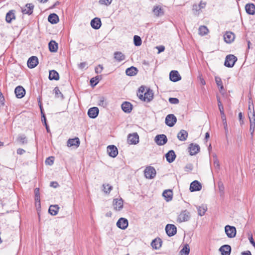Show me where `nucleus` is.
I'll return each mask as SVG.
<instances>
[{
	"mask_svg": "<svg viewBox=\"0 0 255 255\" xmlns=\"http://www.w3.org/2000/svg\"><path fill=\"white\" fill-rule=\"evenodd\" d=\"M190 218V214L189 211L185 210L181 212L177 218V222L182 223L188 221Z\"/></svg>",
	"mask_w": 255,
	"mask_h": 255,
	"instance_id": "nucleus-1",
	"label": "nucleus"
},
{
	"mask_svg": "<svg viewBox=\"0 0 255 255\" xmlns=\"http://www.w3.org/2000/svg\"><path fill=\"white\" fill-rule=\"evenodd\" d=\"M237 61V58L235 56L230 54L226 56L224 65L227 67H233Z\"/></svg>",
	"mask_w": 255,
	"mask_h": 255,
	"instance_id": "nucleus-2",
	"label": "nucleus"
},
{
	"mask_svg": "<svg viewBox=\"0 0 255 255\" xmlns=\"http://www.w3.org/2000/svg\"><path fill=\"white\" fill-rule=\"evenodd\" d=\"M155 169L151 166L147 167L144 170L145 177L147 179H153L156 175Z\"/></svg>",
	"mask_w": 255,
	"mask_h": 255,
	"instance_id": "nucleus-3",
	"label": "nucleus"
},
{
	"mask_svg": "<svg viewBox=\"0 0 255 255\" xmlns=\"http://www.w3.org/2000/svg\"><path fill=\"white\" fill-rule=\"evenodd\" d=\"M153 97V93L152 91L150 89H146V92L142 95V97H140L139 99L144 102H149L152 100Z\"/></svg>",
	"mask_w": 255,
	"mask_h": 255,
	"instance_id": "nucleus-4",
	"label": "nucleus"
},
{
	"mask_svg": "<svg viewBox=\"0 0 255 255\" xmlns=\"http://www.w3.org/2000/svg\"><path fill=\"white\" fill-rule=\"evenodd\" d=\"M225 233L230 238H232L235 237L236 235V229L234 226L227 225L225 227Z\"/></svg>",
	"mask_w": 255,
	"mask_h": 255,
	"instance_id": "nucleus-5",
	"label": "nucleus"
},
{
	"mask_svg": "<svg viewBox=\"0 0 255 255\" xmlns=\"http://www.w3.org/2000/svg\"><path fill=\"white\" fill-rule=\"evenodd\" d=\"M177 122V118L173 114H169L165 118V124L170 127L174 126Z\"/></svg>",
	"mask_w": 255,
	"mask_h": 255,
	"instance_id": "nucleus-6",
	"label": "nucleus"
},
{
	"mask_svg": "<svg viewBox=\"0 0 255 255\" xmlns=\"http://www.w3.org/2000/svg\"><path fill=\"white\" fill-rule=\"evenodd\" d=\"M154 141L157 145H163L167 142V138L165 134H158L155 137Z\"/></svg>",
	"mask_w": 255,
	"mask_h": 255,
	"instance_id": "nucleus-7",
	"label": "nucleus"
},
{
	"mask_svg": "<svg viewBox=\"0 0 255 255\" xmlns=\"http://www.w3.org/2000/svg\"><path fill=\"white\" fill-rule=\"evenodd\" d=\"M165 231L169 237L174 236L177 232L176 226L173 224H167L165 227Z\"/></svg>",
	"mask_w": 255,
	"mask_h": 255,
	"instance_id": "nucleus-8",
	"label": "nucleus"
},
{
	"mask_svg": "<svg viewBox=\"0 0 255 255\" xmlns=\"http://www.w3.org/2000/svg\"><path fill=\"white\" fill-rule=\"evenodd\" d=\"M128 142L130 144H136L139 142V136L136 132L129 134L128 137Z\"/></svg>",
	"mask_w": 255,
	"mask_h": 255,
	"instance_id": "nucleus-9",
	"label": "nucleus"
},
{
	"mask_svg": "<svg viewBox=\"0 0 255 255\" xmlns=\"http://www.w3.org/2000/svg\"><path fill=\"white\" fill-rule=\"evenodd\" d=\"M128 225V220L124 218H121L117 222V227L122 230H125L127 228Z\"/></svg>",
	"mask_w": 255,
	"mask_h": 255,
	"instance_id": "nucleus-10",
	"label": "nucleus"
},
{
	"mask_svg": "<svg viewBox=\"0 0 255 255\" xmlns=\"http://www.w3.org/2000/svg\"><path fill=\"white\" fill-rule=\"evenodd\" d=\"M114 208L116 211H120L123 208V201L122 198L115 199L113 202Z\"/></svg>",
	"mask_w": 255,
	"mask_h": 255,
	"instance_id": "nucleus-11",
	"label": "nucleus"
},
{
	"mask_svg": "<svg viewBox=\"0 0 255 255\" xmlns=\"http://www.w3.org/2000/svg\"><path fill=\"white\" fill-rule=\"evenodd\" d=\"M152 12L154 13V15L157 17L161 16L164 14L163 8L159 5H154L153 6Z\"/></svg>",
	"mask_w": 255,
	"mask_h": 255,
	"instance_id": "nucleus-12",
	"label": "nucleus"
},
{
	"mask_svg": "<svg viewBox=\"0 0 255 255\" xmlns=\"http://www.w3.org/2000/svg\"><path fill=\"white\" fill-rule=\"evenodd\" d=\"M34 5L32 3H27L25 7L21 8L22 12L23 14L30 15L33 12Z\"/></svg>",
	"mask_w": 255,
	"mask_h": 255,
	"instance_id": "nucleus-13",
	"label": "nucleus"
},
{
	"mask_svg": "<svg viewBox=\"0 0 255 255\" xmlns=\"http://www.w3.org/2000/svg\"><path fill=\"white\" fill-rule=\"evenodd\" d=\"M38 64V60L37 57L33 56L30 57L27 61V66L29 68L35 67Z\"/></svg>",
	"mask_w": 255,
	"mask_h": 255,
	"instance_id": "nucleus-14",
	"label": "nucleus"
},
{
	"mask_svg": "<svg viewBox=\"0 0 255 255\" xmlns=\"http://www.w3.org/2000/svg\"><path fill=\"white\" fill-rule=\"evenodd\" d=\"M191 155H196L200 150V146L197 144L191 143L188 147Z\"/></svg>",
	"mask_w": 255,
	"mask_h": 255,
	"instance_id": "nucleus-15",
	"label": "nucleus"
},
{
	"mask_svg": "<svg viewBox=\"0 0 255 255\" xmlns=\"http://www.w3.org/2000/svg\"><path fill=\"white\" fill-rule=\"evenodd\" d=\"M107 152L109 156L112 157H115L118 154V149L116 146L111 145L107 147Z\"/></svg>",
	"mask_w": 255,
	"mask_h": 255,
	"instance_id": "nucleus-16",
	"label": "nucleus"
},
{
	"mask_svg": "<svg viewBox=\"0 0 255 255\" xmlns=\"http://www.w3.org/2000/svg\"><path fill=\"white\" fill-rule=\"evenodd\" d=\"M170 80L174 82H177L181 80V77L177 71H171L169 74Z\"/></svg>",
	"mask_w": 255,
	"mask_h": 255,
	"instance_id": "nucleus-17",
	"label": "nucleus"
},
{
	"mask_svg": "<svg viewBox=\"0 0 255 255\" xmlns=\"http://www.w3.org/2000/svg\"><path fill=\"white\" fill-rule=\"evenodd\" d=\"M201 188V183L197 180L193 181L190 184V190L191 192L200 191Z\"/></svg>",
	"mask_w": 255,
	"mask_h": 255,
	"instance_id": "nucleus-18",
	"label": "nucleus"
},
{
	"mask_svg": "<svg viewBox=\"0 0 255 255\" xmlns=\"http://www.w3.org/2000/svg\"><path fill=\"white\" fill-rule=\"evenodd\" d=\"M16 97L17 98H22L25 94V91L24 89L20 86L16 87L14 91Z\"/></svg>",
	"mask_w": 255,
	"mask_h": 255,
	"instance_id": "nucleus-19",
	"label": "nucleus"
},
{
	"mask_svg": "<svg viewBox=\"0 0 255 255\" xmlns=\"http://www.w3.org/2000/svg\"><path fill=\"white\" fill-rule=\"evenodd\" d=\"M225 41L227 43L233 42L235 39L234 34L231 31H227L224 35Z\"/></svg>",
	"mask_w": 255,
	"mask_h": 255,
	"instance_id": "nucleus-20",
	"label": "nucleus"
},
{
	"mask_svg": "<svg viewBox=\"0 0 255 255\" xmlns=\"http://www.w3.org/2000/svg\"><path fill=\"white\" fill-rule=\"evenodd\" d=\"M123 111L126 113H129L132 109V105L128 102H124L121 105Z\"/></svg>",
	"mask_w": 255,
	"mask_h": 255,
	"instance_id": "nucleus-21",
	"label": "nucleus"
},
{
	"mask_svg": "<svg viewBox=\"0 0 255 255\" xmlns=\"http://www.w3.org/2000/svg\"><path fill=\"white\" fill-rule=\"evenodd\" d=\"M101 21L100 18L95 17L91 21V25L92 28L95 29H98L101 26Z\"/></svg>",
	"mask_w": 255,
	"mask_h": 255,
	"instance_id": "nucleus-22",
	"label": "nucleus"
},
{
	"mask_svg": "<svg viewBox=\"0 0 255 255\" xmlns=\"http://www.w3.org/2000/svg\"><path fill=\"white\" fill-rule=\"evenodd\" d=\"M222 255H230L231 252V247L228 245L222 246L219 249Z\"/></svg>",
	"mask_w": 255,
	"mask_h": 255,
	"instance_id": "nucleus-23",
	"label": "nucleus"
},
{
	"mask_svg": "<svg viewBox=\"0 0 255 255\" xmlns=\"http://www.w3.org/2000/svg\"><path fill=\"white\" fill-rule=\"evenodd\" d=\"M99 114V109L97 107L90 108L88 111V115L91 118H96Z\"/></svg>",
	"mask_w": 255,
	"mask_h": 255,
	"instance_id": "nucleus-24",
	"label": "nucleus"
},
{
	"mask_svg": "<svg viewBox=\"0 0 255 255\" xmlns=\"http://www.w3.org/2000/svg\"><path fill=\"white\" fill-rule=\"evenodd\" d=\"M165 157L169 163L172 162L176 158L175 152L173 150H169L166 154Z\"/></svg>",
	"mask_w": 255,
	"mask_h": 255,
	"instance_id": "nucleus-25",
	"label": "nucleus"
},
{
	"mask_svg": "<svg viewBox=\"0 0 255 255\" xmlns=\"http://www.w3.org/2000/svg\"><path fill=\"white\" fill-rule=\"evenodd\" d=\"M80 140L78 137L69 139L67 141V146L69 147L75 146L76 147H78L80 145Z\"/></svg>",
	"mask_w": 255,
	"mask_h": 255,
	"instance_id": "nucleus-26",
	"label": "nucleus"
},
{
	"mask_svg": "<svg viewBox=\"0 0 255 255\" xmlns=\"http://www.w3.org/2000/svg\"><path fill=\"white\" fill-rule=\"evenodd\" d=\"M246 12L249 14H254L255 13V5L253 3H248L245 6Z\"/></svg>",
	"mask_w": 255,
	"mask_h": 255,
	"instance_id": "nucleus-27",
	"label": "nucleus"
},
{
	"mask_svg": "<svg viewBox=\"0 0 255 255\" xmlns=\"http://www.w3.org/2000/svg\"><path fill=\"white\" fill-rule=\"evenodd\" d=\"M188 132L184 129L181 130L177 134V138L181 141H185L188 137Z\"/></svg>",
	"mask_w": 255,
	"mask_h": 255,
	"instance_id": "nucleus-28",
	"label": "nucleus"
},
{
	"mask_svg": "<svg viewBox=\"0 0 255 255\" xmlns=\"http://www.w3.org/2000/svg\"><path fill=\"white\" fill-rule=\"evenodd\" d=\"M137 72L138 70L136 67L131 66L126 69V73L128 76H133L136 75Z\"/></svg>",
	"mask_w": 255,
	"mask_h": 255,
	"instance_id": "nucleus-29",
	"label": "nucleus"
},
{
	"mask_svg": "<svg viewBox=\"0 0 255 255\" xmlns=\"http://www.w3.org/2000/svg\"><path fill=\"white\" fill-rule=\"evenodd\" d=\"M162 241L159 238L155 239L151 243V246L153 249L157 250L161 247Z\"/></svg>",
	"mask_w": 255,
	"mask_h": 255,
	"instance_id": "nucleus-30",
	"label": "nucleus"
},
{
	"mask_svg": "<svg viewBox=\"0 0 255 255\" xmlns=\"http://www.w3.org/2000/svg\"><path fill=\"white\" fill-rule=\"evenodd\" d=\"M114 58L117 61L120 62L124 60L126 56L122 52L117 51L114 53Z\"/></svg>",
	"mask_w": 255,
	"mask_h": 255,
	"instance_id": "nucleus-31",
	"label": "nucleus"
},
{
	"mask_svg": "<svg viewBox=\"0 0 255 255\" xmlns=\"http://www.w3.org/2000/svg\"><path fill=\"white\" fill-rule=\"evenodd\" d=\"M48 20L52 24H56L59 21V17L56 14L51 13L48 16Z\"/></svg>",
	"mask_w": 255,
	"mask_h": 255,
	"instance_id": "nucleus-32",
	"label": "nucleus"
},
{
	"mask_svg": "<svg viewBox=\"0 0 255 255\" xmlns=\"http://www.w3.org/2000/svg\"><path fill=\"white\" fill-rule=\"evenodd\" d=\"M162 195L167 201H169L172 199L173 193L171 190H166L163 192Z\"/></svg>",
	"mask_w": 255,
	"mask_h": 255,
	"instance_id": "nucleus-33",
	"label": "nucleus"
},
{
	"mask_svg": "<svg viewBox=\"0 0 255 255\" xmlns=\"http://www.w3.org/2000/svg\"><path fill=\"white\" fill-rule=\"evenodd\" d=\"M59 207L57 205H51L49 208V213L53 216H55L57 214Z\"/></svg>",
	"mask_w": 255,
	"mask_h": 255,
	"instance_id": "nucleus-34",
	"label": "nucleus"
},
{
	"mask_svg": "<svg viewBox=\"0 0 255 255\" xmlns=\"http://www.w3.org/2000/svg\"><path fill=\"white\" fill-rule=\"evenodd\" d=\"M253 117L250 118V131L251 132V134L252 137H253L254 132L255 129V118L254 117V115H253Z\"/></svg>",
	"mask_w": 255,
	"mask_h": 255,
	"instance_id": "nucleus-35",
	"label": "nucleus"
},
{
	"mask_svg": "<svg viewBox=\"0 0 255 255\" xmlns=\"http://www.w3.org/2000/svg\"><path fill=\"white\" fill-rule=\"evenodd\" d=\"M49 79L50 80H58L59 79V74L55 70H52L49 71Z\"/></svg>",
	"mask_w": 255,
	"mask_h": 255,
	"instance_id": "nucleus-36",
	"label": "nucleus"
},
{
	"mask_svg": "<svg viewBox=\"0 0 255 255\" xmlns=\"http://www.w3.org/2000/svg\"><path fill=\"white\" fill-rule=\"evenodd\" d=\"M49 50L51 52H55L58 49V44L54 40L50 41L48 44Z\"/></svg>",
	"mask_w": 255,
	"mask_h": 255,
	"instance_id": "nucleus-37",
	"label": "nucleus"
},
{
	"mask_svg": "<svg viewBox=\"0 0 255 255\" xmlns=\"http://www.w3.org/2000/svg\"><path fill=\"white\" fill-rule=\"evenodd\" d=\"M15 19L13 10L9 11L6 14L5 20L8 23H10L12 19Z\"/></svg>",
	"mask_w": 255,
	"mask_h": 255,
	"instance_id": "nucleus-38",
	"label": "nucleus"
},
{
	"mask_svg": "<svg viewBox=\"0 0 255 255\" xmlns=\"http://www.w3.org/2000/svg\"><path fill=\"white\" fill-rule=\"evenodd\" d=\"M221 115V119L222 120L223 123L224 128L225 131L226 136L227 137L228 133H229V130H228L226 116H225V114H223V115Z\"/></svg>",
	"mask_w": 255,
	"mask_h": 255,
	"instance_id": "nucleus-39",
	"label": "nucleus"
},
{
	"mask_svg": "<svg viewBox=\"0 0 255 255\" xmlns=\"http://www.w3.org/2000/svg\"><path fill=\"white\" fill-rule=\"evenodd\" d=\"M207 207L206 206L202 205L201 206H199L197 208L198 215L200 216H203L207 211Z\"/></svg>",
	"mask_w": 255,
	"mask_h": 255,
	"instance_id": "nucleus-40",
	"label": "nucleus"
},
{
	"mask_svg": "<svg viewBox=\"0 0 255 255\" xmlns=\"http://www.w3.org/2000/svg\"><path fill=\"white\" fill-rule=\"evenodd\" d=\"M35 203L40 206V193L39 188H36L34 190Z\"/></svg>",
	"mask_w": 255,
	"mask_h": 255,
	"instance_id": "nucleus-41",
	"label": "nucleus"
},
{
	"mask_svg": "<svg viewBox=\"0 0 255 255\" xmlns=\"http://www.w3.org/2000/svg\"><path fill=\"white\" fill-rule=\"evenodd\" d=\"M189 252V246L188 244H186L183 247V248L180 251V253L181 255H188Z\"/></svg>",
	"mask_w": 255,
	"mask_h": 255,
	"instance_id": "nucleus-42",
	"label": "nucleus"
},
{
	"mask_svg": "<svg viewBox=\"0 0 255 255\" xmlns=\"http://www.w3.org/2000/svg\"><path fill=\"white\" fill-rule=\"evenodd\" d=\"M215 79L219 90L222 91L224 89V86L221 79L219 77H215Z\"/></svg>",
	"mask_w": 255,
	"mask_h": 255,
	"instance_id": "nucleus-43",
	"label": "nucleus"
},
{
	"mask_svg": "<svg viewBox=\"0 0 255 255\" xmlns=\"http://www.w3.org/2000/svg\"><path fill=\"white\" fill-rule=\"evenodd\" d=\"M103 188V190L106 194H109L113 189V187L109 184H104Z\"/></svg>",
	"mask_w": 255,
	"mask_h": 255,
	"instance_id": "nucleus-44",
	"label": "nucleus"
},
{
	"mask_svg": "<svg viewBox=\"0 0 255 255\" xmlns=\"http://www.w3.org/2000/svg\"><path fill=\"white\" fill-rule=\"evenodd\" d=\"M208 31V29L206 26H201L199 28V33L201 35H206Z\"/></svg>",
	"mask_w": 255,
	"mask_h": 255,
	"instance_id": "nucleus-45",
	"label": "nucleus"
},
{
	"mask_svg": "<svg viewBox=\"0 0 255 255\" xmlns=\"http://www.w3.org/2000/svg\"><path fill=\"white\" fill-rule=\"evenodd\" d=\"M134 44L136 46L141 45L142 41L141 38L138 35H134L133 37Z\"/></svg>",
	"mask_w": 255,
	"mask_h": 255,
	"instance_id": "nucleus-46",
	"label": "nucleus"
},
{
	"mask_svg": "<svg viewBox=\"0 0 255 255\" xmlns=\"http://www.w3.org/2000/svg\"><path fill=\"white\" fill-rule=\"evenodd\" d=\"M200 10L201 9L200 8V6H199L198 4H194L193 5L192 11L193 12L194 14L196 15H199Z\"/></svg>",
	"mask_w": 255,
	"mask_h": 255,
	"instance_id": "nucleus-47",
	"label": "nucleus"
},
{
	"mask_svg": "<svg viewBox=\"0 0 255 255\" xmlns=\"http://www.w3.org/2000/svg\"><path fill=\"white\" fill-rule=\"evenodd\" d=\"M98 105L103 107H106L108 103L104 97H100L99 99Z\"/></svg>",
	"mask_w": 255,
	"mask_h": 255,
	"instance_id": "nucleus-48",
	"label": "nucleus"
},
{
	"mask_svg": "<svg viewBox=\"0 0 255 255\" xmlns=\"http://www.w3.org/2000/svg\"><path fill=\"white\" fill-rule=\"evenodd\" d=\"M217 101H218V105L219 109L220 112V114H221V115L224 114L225 113L224 112V107H223V106L220 101V99L218 97H217Z\"/></svg>",
	"mask_w": 255,
	"mask_h": 255,
	"instance_id": "nucleus-49",
	"label": "nucleus"
},
{
	"mask_svg": "<svg viewBox=\"0 0 255 255\" xmlns=\"http://www.w3.org/2000/svg\"><path fill=\"white\" fill-rule=\"evenodd\" d=\"M146 92V89L143 86H141L138 90V93H137V95L138 98L142 97V95Z\"/></svg>",
	"mask_w": 255,
	"mask_h": 255,
	"instance_id": "nucleus-50",
	"label": "nucleus"
},
{
	"mask_svg": "<svg viewBox=\"0 0 255 255\" xmlns=\"http://www.w3.org/2000/svg\"><path fill=\"white\" fill-rule=\"evenodd\" d=\"M54 91L55 94V96L57 98L61 97L62 99H63V94L61 93V92L60 91L58 87H56L54 88Z\"/></svg>",
	"mask_w": 255,
	"mask_h": 255,
	"instance_id": "nucleus-51",
	"label": "nucleus"
},
{
	"mask_svg": "<svg viewBox=\"0 0 255 255\" xmlns=\"http://www.w3.org/2000/svg\"><path fill=\"white\" fill-rule=\"evenodd\" d=\"M90 83L92 85L96 86L99 83V76L91 79Z\"/></svg>",
	"mask_w": 255,
	"mask_h": 255,
	"instance_id": "nucleus-52",
	"label": "nucleus"
},
{
	"mask_svg": "<svg viewBox=\"0 0 255 255\" xmlns=\"http://www.w3.org/2000/svg\"><path fill=\"white\" fill-rule=\"evenodd\" d=\"M17 140L22 144H24L27 142L26 137L24 135H19Z\"/></svg>",
	"mask_w": 255,
	"mask_h": 255,
	"instance_id": "nucleus-53",
	"label": "nucleus"
},
{
	"mask_svg": "<svg viewBox=\"0 0 255 255\" xmlns=\"http://www.w3.org/2000/svg\"><path fill=\"white\" fill-rule=\"evenodd\" d=\"M54 163V157L50 156L46 158L45 163L47 165H51Z\"/></svg>",
	"mask_w": 255,
	"mask_h": 255,
	"instance_id": "nucleus-54",
	"label": "nucleus"
},
{
	"mask_svg": "<svg viewBox=\"0 0 255 255\" xmlns=\"http://www.w3.org/2000/svg\"><path fill=\"white\" fill-rule=\"evenodd\" d=\"M193 168V165L191 163H188L185 166L184 168V170L186 172H189L192 171Z\"/></svg>",
	"mask_w": 255,
	"mask_h": 255,
	"instance_id": "nucleus-55",
	"label": "nucleus"
},
{
	"mask_svg": "<svg viewBox=\"0 0 255 255\" xmlns=\"http://www.w3.org/2000/svg\"><path fill=\"white\" fill-rule=\"evenodd\" d=\"M169 102L172 104H177L179 103V100L176 98H170Z\"/></svg>",
	"mask_w": 255,
	"mask_h": 255,
	"instance_id": "nucleus-56",
	"label": "nucleus"
},
{
	"mask_svg": "<svg viewBox=\"0 0 255 255\" xmlns=\"http://www.w3.org/2000/svg\"><path fill=\"white\" fill-rule=\"evenodd\" d=\"M214 165L216 169L218 170L220 169V163L217 157L214 160Z\"/></svg>",
	"mask_w": 255,
	"mask_h": 255,
	"instance_id": "nucleus-57",
	"label": "nucleus"
},
{
	"mask_svg": "<svg viewBox=\"0 0 255 255\" xmlns=\"http://www.w3.org/2000/svg\"><path fill=\"white\" fill-rule=\"evenodd\" d=\"M113 0H100L99 2L102 4L108 5L110 4Z\"/></svg>",
	"mask_w": 255,
	"mask_h": 255,
	"instance_id": "nucleus-58",
	"label": "nucleus"
},
{
	"mask_svg": "<svg viewBox=\"0 0 255 255\" xmlns=\"http://www.w3.org/2000/svg\"><path fill=\"white\" fill-rule=\"evenodd\" d=\"M103 69V67L101 65H99L98 67H96L95 69V72L97 74L101 73Z\"/></svg>",
	"mask_w": 255,
	"mask_h": 255,
	"instance_id": "nucleus-59",
	"label": "nucleus"
},
{
	"mask_svg": "<svg viewBox=\"0 0 255 255\" xmlns=\"http://www.w3.org/2000/svg\"><path fill=\"white\" fill-rule=\"evenodd\" d=\"M198 79L200 82V84L202 85H205L206 84V82L202 77V75H199L198 77Z\"/></svg>",
	"mask_w": 255,
	"mask_h": 255,
	"instance_id": "nucleus-60",
	"label": "nucleus"
},
{
	"mask_svg": "<svg viewBox=\"0 0 255 255\" xmlns=\"http://www.w3.org/2000/svg\"><path fill=\"white\" fill-rule=\"evenodd\" d=\"M87 63L86 62H82L78 65V67L81 69H83L85 68L87 66Z\"/></svg>",
	"mask_w": 255,
	"mask_h": 255,
	"instance_id": "nucleus-61",
	"label": "nucleus"
},
{
	"mask_svg": "<svg viewBox=\"0 0 255 255\" xmlns=\"http://www.w3.org/2000/svg\"><path fill=\"white\" fill-rule=\"evenodd\" d=\"M0 104L1 105L4 104V98L1 92H0Z\"/></svg>",
	"mask_w": 255,
	"mask_h": 255,
	"instance_id": "nucleus-62",
	"label": "nucleus"
},
{
	"mask_svg": "<svg viewBox=\"0 0 255 255\" xmlns=\"http://www.w3.org/2000/svg\"><path fill=\"white\" fill-rule=\"evenodd\" d=\"M252 107H253V111H251L248 112V116H249L250 120V118H251V117H253V116H252L253 115H254V117L255 118V111H254V106L253 105Z\"/></svg>",
	"mask_w": 255,
	"mask_h": 255,
	"instance_id": "nucleus-63",
	"label": "nucleus"
},
{
	"mask_svg": "<svg viewBox=\"0 0 255 255\" xmlns=\"http://www.w3.org/2000/svg\"><path fill=\"white\" fill-rule=\"evenodd\" d=\"M206 5V2L203 1H201L200 3L198 4V5L200 6V8L201 10L202 8H204L205 7Z\"/></svg>",
	"mask_w": 255,
	"mask_h": 255,
	"instance_id": "nucleus-64",
	"label": "nucleus"
}]
</instances>
